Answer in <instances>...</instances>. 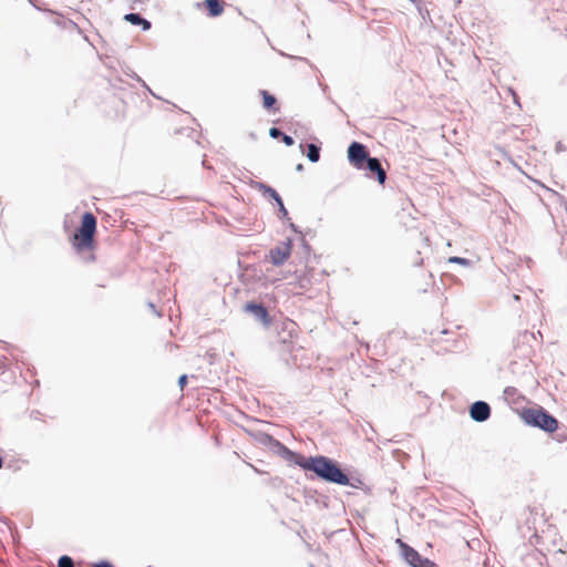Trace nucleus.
<instances>
[{"label":"nucleus","mask_w":567,"mask_h":567,"mask_svg":"<svg viewBox=\"0 0 567 567\" xmlns=\"http://www.w3.org/2000/svg\"><path fill=\"white\" fill-rule=\"evenodd\" d=\"M300 468L312 472L319 480L357 489H363L365 483L362 475L352 467L343 468L341 464L326 455L305 457Z\"/></svg>","instance_id":"1"},{"label":"nucleus","mask_w":567,"mask_h":567,"mask_svg":"<svg viewBox=\"0 0 567 567\" xmlns=\"http://www.w3.org/2000/svg\"><path fill=\"white\" fill-rule=\"evenodd\" d=\"M97 219L91 212H85L81 217V225L73 234L72 244L78 252L92 249L96 233Z\"/></svg>","instance_id":"2"},{"label":"nucleus","mask_w":567,"mask_h":567,"mask_svg":"<svg viewBox=\"0 0 567 567\" xmlns=\"http://www.w3.org/2000/svg\"><path fill=\"white\" fill-rule=\"evenodd\" d=\"M525 424L537 427L546 433H553L558 429V420L543 406L525 408L520 412Z\"/></svg>","instance_id":"3"},{"label":"nucleus","mask_w":567,"mask_h":567,"mask_svg":"<svg viewBox=\"0 0 567 567\" xmlns=\"http://www.w3.org/2000/svg\"><path fill=\"white\" fill-rule=\"evenodd\" d=\"M396 544L399 545L401 556L411 567H436V564L423 557L417 550L398 538Z\"/></svg>","instance_id":"4"},{"label":"nucleus","mask_w":567,"mask_h":567,"mask_svg":"<svg viewBox=\"0 0 567 567\" xmlns=\"http://www.w3.org/2000/svg\"><path fill=\"white\" fill-rule=\"evenodd\" d=\"M347 153L349 163L357 169H362L364 163L371 157L367 146L357 141L350 143Z\"/></svg>","instance_id":"5"},{"label":"nucleus","mask_w":567,"mask_h":567,"mask_svg":"<svg viewBox=\"0 0 567 567\" xmlns=\"http://www.w3.org/2000/svg\"><path fill=\"white\" fill-rule=\"evenodd\" d=\"M291 250L292 239L287 238L285 241L269 250V258L271 264L277 267L284 265L290 257Z\"/></svg>","instance_id":"6"},{"label":"nucleus","mask_w":567,"mask_h":567,"mask_svg":"<svg viewBox=\"0 0 567 567\" xmlns=\"http://www.w3.org/2000/svg\"><path fill=\"white\" fill-rule=\"evenodd\" d=\"M270 452L274 454L280 456L285 461H287L289 464H293L297 466H301V463L305 458V456L298 452L291 451L288 449L285 444H282L280 441L276 440L275 444L270 446Z\"/></svg>","instance_id":"7"},{"label":"nucleus","mask_w":567,"mask_h":567,"mask_svg":"<svg viewBox=\"0 0 567 567\" xmlns=\"http://www.w3.org/2000/svg\"><path fill=\"white\" fill-rule=\"evenodd\" d=\"M244 310L250 313L258 322H260L265 328L269 327L271 323V317L268 309L261 302L248 301L244 306Z\"/></svg>","instance_id":"8"},{"label":"nucleus","mask_w":567,"mask_h":567,"mask_svg":"<svg viewBox=\"0 0 567 567\" xmlns=\"http://www.w3.org/2000/svg\"><path fill=\"white\" fill-rule=\"evenodd\" d=\"M470 416L473 421L483 423L491 417V406L487 402L477 400L468 408Z\"/></svg>","instance_id":"9"},{"label":"nucleus","mask_w":567,"mask_h":567,"mask_svg":"<svg viewBox=\"0 0 567 567\" xmlns=\"http://www.w3.org/2000/svg\"><path fill=\"white\" fill-rule=\"evenodd\" d=\"M362 169H365L369 172V177H374L379 184L383 185L386 179V172L382 167L381 161L378 157H370L368 158V162L364 163V166Z\"/></svg>","instance_id":"10"},{"label":"nucleus","mask_w":567,"mask_h":567,"mask_svg":"<svg viewBox=\"0 0 567 567\" xmlns=\"http://www.w3.org/2000/svg\"><path fill=\"white\" fill-rule=\"evenodd\" d=\"M451 332L446 329L440 331V337L434 339L437 343L443 344L445 352H462L465 349V341L460 337L453 339H442V336L450 334Z\"/></svg>","instance_id":"11"},{"label":"nucleus","mask_w":567,"mask_h":567,"mask_svg":"<svg viewBox=\"0 0 567 567\" xmlns=\"http://www.w3.org/2000/svg\"><path fill=\"white\" fill-rule=\"evenodd\" d=\"M124 20L133 25L141 27L143 31H147L152 27L150 20L145 19L141 13L136 12L126 13L124 16Z\"/></svg>","instance_id":"12"},{"label":"nucleus","mask_w":567,"mask_h":567,"mask_svg":"<svg viewBox=\"0 0 567 567\" xmlns=\"http://www.w3.org/2000/svg\"><path fill=\"white\" fill-rule=\"evenodd\" d=\"M259 94L262 97V106L268 112H277L279 110L277 97L274 94L269 93L267 90H260Z\"/></svg>","instance_id":"13"},{"label":"nucleus","mask_w":567,"mask_h":567,"mask_svg":"<svg viewBox=\"0 0 567 567\" xmlns=\"http://www.w3.org/2000/svg\"><path fill=\"white\" fill-rule=\"evenodd\" d=\"M251 187L260 192L264 197H268L271 200L279 194L274 187L264 182H252Z\"/></svg>","instance_id":"14"},{"label":"nucleus","mask_w":567,"mask_h":567,"mask_svg":"<svg viewBox=\"0 0 567 567\" xmlns=\"http://www.w3.org/2000/svg\"><path fill=\"white\" fill-rule=\"evenodd\" d=\"M204 6L212 18L219 17L224 12V4L220 0H205Z\"/></svg>","instance_id":"15"},{"label":"nucleus","mask_w":567,"mask_h":567,"mask_svg":"<svg viewBox=\"0 0 567 567\" xmlns=\"http://www.w3.org/2000/svg\"><path fill=\"white\" fill-rule=\"evenodd\" d=\"M306 156L311 163H318L320 161L321 146L316 143H309L307 146Z\"/></svg>","instance_id":"16"},{"label":"nucleus","mask_w":567,"mask_h":567,"mask_svg":"<svg viewBox=\"0 0 567 567\" xmlns=\"http://www.w3.org/2000/svg\"><path fill=\"white\" fill-rule=\"evenodd\" d=\"M255 437L259 444L264 445L268 450L270 449V446H272L275 444V442L277 440L272 435H270L266 432H257Z\"/></svg>","instance_id":"17"},{"label":"nucleus","mask_w":567,"mask_h":567,"mask_svg":"<svg viewBox=\"0 0 567 567\" xmlns=\"http://www.w3.org/2000/svg\"><path fill=\"white\" fill-rule=\"evenodd\" d=\"M58 567H74V561L70 556L62 555L58 560Z\"/></svg>","instance_id":"18"},{"label":"nucleus","mask_w":567,"mask_h":567,"mask_svg":"<svg viewBox=\"0 0 567 567\" xmlns=\"http://www.w3.org/2000/svg\"><path fill=\"white\" fill-rule=\"evenodd\" d=\"M447 261L450 264H458V265H462V266H470L472 264V261L470 259L463 258V257H458V256L450 257L447 259Z\"/></svg>","instance_id":"19"},{"label":"nucleus","mask_w":567,"mask_h":567,"mask_svg":"<svg viewBox=\"0 0 567 567\" xmlns=\"http://www.w3.org/2000/svg\"><path fill=\"white\" fill-rule=\"evenodd\" d=\"M279 218L282 220H290L288 210L284 203H280V206L278 207Z\"/></svg>","instance_id":"20"},{"label":"nucleus","mask_w":567,"mask_h":567,"mask_svg":"<svg viewBox=\"0 0 567 567\" xmlns=\"http://www.w3.org/2000/svg\"><path fill=\"white\" fill-rule=\"evenodd\" d=\"M131 78H133L134 80H136L137 82L141 83V85L146 89L153 96H156L153 91L150 89V86L145 83V81H143L135 72H131L130 74Z\"/></svg>","instance_id":"21"},{"label":"nucleus","mask_w":567,"mask_h":567,"mask_svg":"<svg viewBox=\"0 0 567 567\" xmlns=\"http://www.w3.org/2000/svg\"><path fill=\"white\" fill-rule=\"evenodd\" d=\"M282 135H284V132H282L280 128H278V127H276V126L270 127V130H269V136H270L271 138H275V140H276V138H281V136H282Z\"/></svg>","instance_id":"22"},{"label":"nucleus","mask_w":567,"mask_h":567,"mask_svg":"<svg viewBox=\"0 0 567 567\" xmlns=\"http://www.w3.org/2000/svg\"><path fill=\"white\" fill-rule=\"evenodd\" d=\"M281 141L286 146H292L295 144V140L292 136L285 134L281 136Z\"/></svg>","instance_id":"23"},{"label":"nucleus","mask_w":567,"mask_h":567,"mask_svg":"<svg viewBox=\"0 0 567 567\" xmlns=\"http://www.w3.org/2000/svg\"><path fill=\"white\" fill-rule=\"evenodd\" d=\"M92 567H115L110 560L103 559L94 563Z\"/></svg>","instance_id":"24"},{"label":"nucleus","mask_w":567,"mask_h":567,"mask_svg":"<svg viewBox=\"0 0 567 567\" xmlns=\"http://www.w3.org/2000/svg\"><path fill=\"white\" fill-rule=\"evenodd\" d=\"M187 381H188V377L186 374H182L178 378V386L181 388V390H183L186 386Z\"/></svg>","instance_id":"25"},{"label":"nucleus","mask_w":567,"mask_h":567,"mask_svg":"<svg viewBox=\"0 0 567 567\" xmlns=\"http://www.w3.org/2000/svg\"><path fill=\"white\" fill-rule=\"evenodd\" d=\"M301 246L307 254L310 252L311 247L303 237H301Z\"/></svg>","instance_id":"26"},{"label":"nucleus","mask_w":567,"mask_h":567,"mask_svg":"<svg viewBox=\"0 0 567 567\" xmlns=\"http://www.w3.org/2000/svg\"><path fill=\"white\" fill-rule=\"evenodd\" d=\"M289 221V228L296 233V234H302L301 230L299 229V227L297 225H295L293 223H291L290 220Z\"/></svg>","instance_id":"27"},{"label":"nucleus","mask_w":567,"mask_h":567,"mask_svg":"<svg viewBox=\"0 0 567 567\" xmlns=\"http://www.w3.org/2000/svg\"><path fill=\"white\" fill-rule=\"evenodd\" d=\"M276 205L279 207L280 206V203H284L281 196L278 194V196H276L274 199H272Z\"/></svg>","instance_id":"28"},{"label":"nucleus","mask_w":567,"mask_h":567,"mask_svg":"<svg viewBox=\"0 0 567 567\" xmlns=\"http://www.w3.org/2000/svg\"><path fill=\"white\" fill-rule=\"evenodd\" d=\"M276 205L279 207L280 206V203H284L281 196L278 194V196H276L274 199H272Z\"/></svg>","instance_id":"29"},{"label":"nucleus","mask_w":567,"mask_h":567,"mask_svg":"<svg viewBox=\"0 0 567 567\" xmlns=\"http://www.w3.org/2000/svg\"><path fill=\"white\" fill-rule=\"evenodd\" d=\"M563 150H564L563 143H561V142H557V143H556V151H557V152H560V151H563Z\"/></svg>","instance_id":"30"},{"label":"nucleus","mask_w":567,"mask_h":567,"mask_svg":"<svg viewBox=\"0 0 567 567\" xmlns=\"http://www.w3.org/2000/svg\"><path fill=\"white\" fill-rule=\"evenodd\" d=\"M148 307L157 315V316H161L157 311H156V308H155V305L152 303V302H148Z\"/></svg>","instance_id":"31"},{"label":"nucleus","mask_w":567,"mask_h":567,"mask_svg":"<svg viewBox=\"0 0 567 567\" xmlns=\"http://www.w3.org/2000/svg\"><path fill=\"white\" fill-rule=\"evenodd\" d=\"M303 168H305V167H303V164H301V163L297 164V166H296V171H297V172H302V171H303Z\"/></svg>","instance_id":"32"},{"label":"nucleus","mask_w":567,"mask_h":567,"mask_svg":"<svg viewBox=\"0 0 567 567\" xmlns=\"http://www.w3.org/2000/svg\"><path fill=\"white\" fill-rule=\"evenodd\" d=\"M513 300L514 301H519L520 300V296L517 295V293L513 295Z\"/></svg>","instance_id":"33"},{"label":"nucleus","mask_w":567,"mask_h":567,"mask_svg":"<svg viewBox=\"0 0 567 567\" xmlns=\"http://www.w3.org/2000/svg\"><path fill=\"white\" fill-rule=\"evenodd\" d=\"M3 466V457L0 456V468Z\"/></svg>","instance_id":"34"},{"label":"nucleus","mask_w":567,"mask_h":567,"mask_svg":"<svg viewBox=\"0 0 567 567\" xmlns=\"http://www.w3.org/2000/svg\"><path fill=\"white\" fill-rule=\"evenodd\" d=\"M68 23L76 27V24L72 20H69Z\"/></svg>","instance_id":"35"},{"label":"nucleus","mask_w":567,"mask_h":567,"mask_svg":"<svg viewBox=\"0 0 567 567\" xmlns=\"http://www.w3.org/2000/svg\"><path fill=\"white\" fill-rule=\"evenodd\" d=\"M412 3H416L419 0H409Z\"/></svg>","instance_id":"36"}]
</instances>
